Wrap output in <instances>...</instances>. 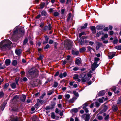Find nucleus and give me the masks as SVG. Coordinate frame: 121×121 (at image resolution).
<instances>
[{"mask_svg": "<svg viewBox=\"0 0 121 121\" xmlns=\"http://www.w3.org/2000/svg\"><path fill=\"white\" fill-rule=\"evenodd\" d=\"M11 42L9 40L4 39L0 43V48L3 50L9 49L11 48Z\"/></svg>", "mask_w": 121, "mask_h": 121, "instance_id": "f257e3e1", "label": "nucleus"}, {"mask_svg": "<svg viewBox=\"0 0 121 121\" xmlns=\"http://www.w3.org/2000/svg\"><path fill=\"white\" fill-rule=\"evenodd\" d=\"M99 59L98 58L95 57L94 58V63L92 65L91 68L92 70H95V69L98 66V65L97 64V62Z\"/></svg>", "mask_w": 121, "mask_h": 121, "instance_id": "f03ea898", "label": "nucleus"}, {"mask_svg": "<svg viewBox=\"0 0 121 121\" xmlns=\"http://www.w3.org/2000/svg\"><path fill=\"white\" fill-rule=\"evenodd\" d=\"M9 121H20V117L16 115H12L10 116Z\"/></svg>", "mask_w": 121, "mask_h": 121, "instance_id": "7ed1b4c3", "label": "nucleus"}, {"mask_svg": "<svg viewBox=\"0 0 121 121\" xmlns=\"http://www.w3.org/2000/svg\"><path fill=\"white\" fill-rule=\"evenodd\" d=\"M80 78L81 79L82 81L83 82H85L89 80L87 76L86 75H83V74L80 75Z\"/></svg>", "mask_w": 121, "mask_h": 121, "instance_id": "20e7f679", "label": "nucleus"}, {"mask_svg": "<svg viewBox=\"0 0 121 121\" xmlns=\"http://www.w3.org/2000/svg\"><path fill=\"white\" fill-rule=\"evenodd\" d=\"M90 115L89 114H84L82 116V118H83L85 117L84 120L86 121H88L90 119Z\"/></svg>", "mask_w": 121, "mask_h": 121, "instance_id": "39448f33", "label": "nucleus"}, {"mask_svg": "<svg viewBox=\"0 0 121 121\" xmlns=\"http://www.w3.org/2000/svg\"><path fill=\"white\" fill-rule=\"evenodd\" d=\"M115 52L113 53V52H111L110 53H109V55L108 56L109 59H112L115 56Z\"/></svg>", "mask_w": 121, "mask_h": 121, "instance_id": "423d86ee", "label": "nucleus"}, {"mask_svg": "<svg viewBox=\"0 0 121 121\" xmlns=\"http://www.w3.org/2000/svg\"><path fill=\"white\" fill-rule=\"evenodd\" d=\"M34 73L33 74L32 77V78H34L36 77L38 75V72L37 71H34Z\"/></svg>", "mask_w": 121, "mask_h": 121, "instance_id": "0eeeda50", "label": "nucleus"}, {"mask_svg": "<svg viewBox=\"0 0 121 121\" xmlns=\"http://www.w3.org/2000/svg\"><path fill=\"white\" fill-rule=\"evenodd\" d=\"M72 53L73 55H77L79 53V52L75 50H72Z\"/></svg>", "mask_w": 121, "mask_h": 121, "instance_id": "6e6552de", "label": "nucleus"}, {"mask_svg": "<svg viewBox=\"0 0 121 121\" xmlns=\"http://www.w3.org/2000/svg\"><path fill=\"white\" fill-rule=\"evenodd\" d=\"M15 52L17 55L19 56L22 52V50L21 49H17L16 50Z\"/></svg>", "mask_w": 121, "mask_h": 121, "instance_id": "1a4fd4ad", "label": "nucleus"}, {"mask_svg": "<svg viewBox=\"0 0 121 121\" xmlns=\"http://www.w3.org/2000/svg\"><path fill=\"white\" fill-rule=\"evenodd\" d=\"M87 37L86 36L84 37V38H81L79 40V42L80 44L81 45H82L83 44V40L84 39L87 38Z\"/></svg>", "mask_w": 121, "mask_h": 121, "instance_id": "9d476101", "label": "nucleus"}, {"mask_svg": "<svg viewBox=\"0 0 121 121\" xmlns=\"http://www.w3.org/2000/svg\"><path fill=\"white\" fill-rule=\"evenodd\" d=\"M112 109L114 111L116 112L118 110V108L117 106L116 105H114L112 106Z\"/></svg>", "mask_w": 121, "mask_h": 121, "instance_id": "9b49d317", "label": "nucleus"}, {"mask_svg": "<svg viewBox=\"0 0 121 121\" xmlns=\"http://www.w3.org/2000/svg\"><path fill=\"white\" fill-rule=\"evenodd\" d=\"M105 93L104 91H102L99 92L98 94V95L99 96H102L105 94Z\"/></svg>", "mask_w": 121, "mask_h": 121, "instance_id": "f8f14e48", "label": "nucleus"}, {"mask_svg": "<svg viewBox=\"0 0 121 121\" xmlns=\"http://www.w3.org/2000/svg\"><path fill=\"white\" fill-rule=\"evenodd\" d=\"M10 60L9 59H7L5 61V63L7 66H8L10 64Z\"/></svg>", "mask_w": 121, "mask_h": 121, "instance_id": "ddd939ff", "label": "nucleus"}, {"mask_svg": "<svg viewBox=\"0 0 121 121\" xmlns=\"http://www.w3.org/2000/svg\"><path fill=\"white\" fill-rule=\"evenodd\" d=\"M18 30H19V28L18 27H16L14 30L13 34H15L17 33Z\"/></svg>", "mask_w": 121, "mask_h": 121, "instance_id": "4468645a", "label": "nucleus"}, {"mask_svg": "<svg viewBox=\"0 0 121 121\" xmlns=\"http://www.w3.org/2000/svg\"><path fill=\"white\" fill-rule=\"evenodd\" d=\"M104 34V33L103 31H101L99 32H97V33L96 34V36L97 37H99L101 34L103 35Z\"/></svg>", "mask_w": 121, "mask_h": 121, "instance_id": "2eb2a0df", "label": "nucleus"}, {"mask_svg": "<svg viewBox=\"0 0 121 121\" xmlns=\"http://www.w3.org/2000/svg\"><path fill=\"white\" fill-rule=\"evenodd\" d=\"M103 109L101 110V112L103 113L105 112L108 109L107 106L106 105H104L103 106Z\"/></svg>", "mask_w": 121, "mask_h": 121, "instance_id": "dca6fc26", "label": "nucleus"}, {"mask_svg": "<svg viewBox=\"0 0 121 121\" xmlns=\"http://www.w3.org/2000/svg\"><path fill=\"white\" fill-rule=\"evenodd\" d=\"M33 73H34V71H29V74L30 76V77H29V79L32 78V75H33Z\"/></svg>", "mask_w": 121, "mask_h": 121, "instance_id": "f3484780", "label": "nucleus"}, {"mask_svg": "<svg viewBox=\"0 0 121 121\" xmlns=\"http://www.w3.org/2000/svg\"><path fill=\"white\" fill-rule=\"evenodd\" d=\"M10 85L11 88L13 89H15L16 88V84L15 83H13L11 84Z\"/></svg>", "mask_w": 121, "mask_h": 121, "instance_id": "a211bd4d", "label": "nucleus"}, {"mask_svg": "<svg viewBox=\"0 0 121 121\" xmlns=\"http://www.w3.org/2000/svg\"><path fill=\"white\" fill-rule=\"evenodd\" d=\"M41 14L42 15L44 16H46L47 14L46 12L44 10L42 11Z\"/></svg>", "mask_w": 121, "mask_h": 121, "instance_id": "6ab92c4d", "label": "nucleus"}, {"mask_svg": "<svg viewBox=\"0 0 121 121\" xmlns=\"http://www.w3.org/2000/svg\"><path fill=\"white\" fill-rule=\"evenodd\" d=\"M19 31L20 32V33L22 34H23L24 33V31L23 28H21L19 29Z\"/></svg>", "mask_w": 121, "mask_h": 121, "instance_id": "aec40b11", "label": "nucleus"}, {"mask_svg": "<svg viewBox=\"0 0 121 121\" xmlns=\"http://www.w3.org/2000/svg\"><path fill=\"white\" fill-rule=\"evenodd\" d=\"M17 60H13L12 62V65L14 66L16 65L17 64Z\"/></svg>", "mask_w": 121, "mask_h": 121, "instance_id": "412c9836", "label": "nucleus"}, {"mask_svg": "<svg viewBox=\"0 0 121 121\" xmlns=\"http://www.w3.org/2000/svg\"><path fill=\"white\" fill-rule=\"evenodd\" d=\"M26 96L25 95H23L22 97L21 98V100L22 101L24 102L25 100Z\"/></svg>", "mask_w": 121, "mask_h": 121, "instance_id": "4be33fe9", "label": "nucleus"}, {"mask_svg": "<svg viewBox=\"0 0 121 121\" xmlns=\"http://www.w3.org/2000/svg\"><path fill=\"white\" fill-rule=\"evenodd\" d=\"M9 84L8 83H6L5 84L3 88V89L4 90H6L7 87H8L9 85Z\"/></svg>", "mask_w": 121, "mask_h": 121, "instance_id": "5701e85b", "label": "nucleus"}, {"mask_svg": "<svg viewBox=\"0 0 121 121\" xmlns=\"http://www.w3.org/2000/svg\"><path fill=\"white\" fill-rule=\"evenodd\" d=\"M68 17L67 19V21H69L70 20L71 18V13H70L68 14Z\"/></svg>", "mask_w": 121, "mask_h": 121, "instance_id": "b1692460", "label": "nucleus"}, {"mask_svg": "<svg viewBox=\"0 0 121 121\" xmlns=\"http://www.w3.org/2000/svg\"><path fill=\"white\" fill-rule=\"evenodd\" d=\"M103 28L102 26L100 25H98L96 27V29L98 30H101Z\"/></svg>", "mask_w": 121, "mask_h": 121, "instance_id": "393cba45", "label": "nucleus"}, {"mask_svg": "<svg viewBox=\"0 0 121 121\" xmlns=\"http://www.w3.org/2000/svg\"><path fill=\"white\" fill-rule=\"evenodd\" d=\"M87 23H86L84 24L83 26H82L81 27L82 29H84L85 28H87Z\"/></svg>", "mask_w": 121, "mask_h": 121, "instance_id": "a878e982", "label": "nucleus"}, {"mask_svg": "<svg viewBox=\"0 0 121 121\" xmlns=\"http://www.w3.org/2000/svg\"><path fill=\"white\" fill-rule=\"evenodd\" d=\"M55 102L52 101L51 102V107H52V108L53 109L54 108V107L55 106Z\"/></svg>", "mask_w": 121, "mask_h": 121, "instance_id": "bb28decb", "label": "nucleus"}, {"mask_svg": "<svg viewBox=\"0 0 121 121\" xmlns=\"http://www.w3.org/2000/svg\"><path fill=\"white\" fill-rule=\"evenodd\" d=\"M38 118L36 116L33 117L32 119L33 121H38Z\"/></svg>", "mask_w": 121, "mask_h": 121, "instance_id": "cd10ccee", "label": "nucleus"}, {"mask_svg": "<svg viewBox=\"0 0 121 121\" xmlns=\"http://www.w3.org/2000/svg\"><path fill=\"white\" fill-rule=\"evenodd\" d=\"M86 49L84 47H82L80 49V52H84L85 51Z\"/></svg>", "mask_w": 121, "mask_h": 121, "instance_id": "c85d7f7f", "label": "nucleus"}, {"mask_svg": "<svg viewBox=\"0 0 121 121\" xmlns=\"http://www.w3.org/2000/svg\"><path fill=\"white\" fill-rule=\"evenodd\" d=\"M45 3H42L40 4V8L41 9L43 8L45 6Z\"/></svg>", "mask_w": 121, "mask_h": 121, "instance_id": "c756f323", "label": "nucleus"}, {"mask_svg": "<svg viewBox=\"0 0 121 121\" xmlns=\"http://www.w3.org/2000/svg\"><path fill=\"white\" fill-rule=\"evenodd\" d=\"M28 41V39L27 38H25L23 42V45H25L26 44V43H27Z\"/></svg>", "mask_w": 121, "mask_h": 121, "instance_id": "7c9ffc66", "label": "nucleus"}, {"mask_svg": "<svg viewBox=\"0 0 121 121\" xmlns=\"http://www.w3.org/2000/svg\"><path fill=\"white\" fill-rule=\"evenodd\" d=\"M75 63L76 64L78 65L80 63V61L79 59H77L75 61Z\"/></svg>", "mask_w": 121, "mask_h": 121, "instance_id": "2f4dec72", "label": "nucleus"}, {"mask_svg": "<svg viewBox=\"0 0 121 121\" xmlns=\"http://www.w3.org/2000/svg\"><path fill=\"white\" fill-rule=\"evenodd\" d=\"M4 95V93L2 91H1L0 92V98L2 97Z\"/></svg>", "mask_w": 121, "mask_h": 121, "instance_id": "473e14b6", "label": "nucleus"}, {"mask_svg": "<svg viewBox=\"0 0 121 121\" xmlns=\"http://www.w3.org/2000/svg\"><path fill=\"white\" fill-rule=\"evenodd\" d=\"M65 98L66 99H69L70 97V95L68 94H67L65 95Z\"/></svg>", "mask_w": 121, "mask_h": 121, "instance_id": "72a5a7b5", "label": "nucleus"}, {"mask_svg": "<svg viewBox=\"0 0 121 121\" xmlns=\"http://www.w3.org/2000/svg\"><path fill=\"white\" fill-rule=\"evenodd\" d=\"M73 93L76 96L78 97L79 96V94L76 91H73Z\"/></svg>", "mask_w": 121, "mask_h": 121, "instance_id": "f704fd0d", "label": "nucleus"}, {"mask_svg": "<svg viewBox=\"0 0 121 121\" xmlns=\"http://www.w3.org/2000/svg\"><path fill=\"white\" fill-rule=\"evenodd\" d=\"M115 48L117 50H121V45L120 46H117L115 47Z\"/></svg>", "mask_w": 121, "mask_h": 121, "instance_id": "c9c22d12", "label": "nucleus"}, {"mask_svg": "<svg viewBox=\"0 0 121 121\" xmlns=\"http://www.w3.org/2000/svg\"><path fill=\"white\" fill-rule=\"evenodd\" d=\"M51 117L52 118L54 119L55 117V116L54 113H52L51 115Z\"/></svg>", "mask_w": 121, "mask_h": 121, "instance_id": "e433bc0d", "label": "nucleus"}, {"mask_svg": "<svg viewBox=\"0 0 121 121\" xmlns=\"http://www.w3.org/2000/svg\"><path fill=\"white\" fill-rule=\"evenodd\" d=\"M54 92L53 91H48L47 93V95H51Z\"/></svg>", "mask_w": 121, "mask_h": 121, "instance_id": "4c0bfd02", "label": "nucleus"}, {"mask_svg": "<svg viewBox=\"0 0 121 121\" xmlns=\"http://www.w3.org/2000/svg\"><path fill=\"white\" fill-rule=\"evenodd\" d=\"M55 17H57L59 15V13L57 12H55L53 13Z\"/></svg>", "mask_w": 121, "mask_h": 121, "instance_id": "58836bf2", "label": "nucleus"}, {"mask_svg": "<svg viewBox=\"0 0 121 121\" xmlns=\"http://www.w3.org/2000/svg\"><path fill=\"white\" fill-rule=\"evenodd\" d=\"M58 85V83L56 82H54V84L53 86L54 87H56Z\"/></svg>", "mask_w": 121, "mask_h": 121, "instance_id": "ea45409f", "label": "nucleus"}, {"mask_svg": "<svg viewBox=\"0 0 121 121\" xmlns=\"http://www.w3.org/2000/svg\"><path fill=\"white\" fill-rule=\"evenodd\" d=\"M83 108L84 110L86 112L88 113L89 112L88 110L86 107H84Z\"/></svg>", "mask_w": 121, "mask_h": 121, "instance_id": "a19ab883", "label": "nucleus"}, {"mask_svg": "<svg viewBox=\"0 0 121 121\" xmlns=\"http://www.w3.org/2000/svg\"><path fill=\"white\" fill-rule=\"evenodd\" d=\"M121 103V97L119 98L118 99L117 104H119Z\"/></svg>", "mask_w": 121, "mask_h": 121, "instance_id": "79ce46f5", "label": "nucleus"}, {"mask_svg": "<svg viewBox=\"0 0 121 121\" xmlns=\"http://www.w3.org/2000/svg\"><path fill=\"white\" fill-rule=\"evenodd\" d=\"M6 104H5V103H4L3 104V105L2 106L1 108V109L2 111H3L4 109L5 105H6Z\"/></svg>", "mask_w": 121, "mask_h": 121, "instance_id": "37998d69", "label": "nucleus"}, {"mask_svg": "<svg viewBox=\"0 0 121 121\" xmlns=\"http://www.w3.org/2000/svg\"><path fill=\"white\" fill-rule=\"evenodd\" d=\"M74 79L75 80L79 78V76L77 75H76L73 77Z\"/></svg>", "mask_w": 121, "mask_h": 121, "instance_id": "c03bdc74", "label": "nucleus"}, {"mask_svg": "<svg viewBox=\"0 0 121 121\" xmlns=\"http://www.w3.org/2000/svg\"><path fill=\"white\" fill-rule=\"evenodd\" d=\"M97 118L99 120H101L103 119V117L101 116H98Z\"/></svg>", "mask_w": 121, "mask_h": 121, "instance_id": "a18cd8bd", "label": "nucleus"}, {"mask_svg": "<svg viewBox=\"0 0 121 121\" xmlns=\"http://www.w3.org/2000/svg\"><path fill=\"white\" fill-rule=\"evenodd\" d=\"M85 33L84 32H82L81 33L79 34V37L80 38H81V36L83 35H85Z\"/></svg>", "mask_w": 121, "mask_h": 121, "instance_id": "49530a36", "label": "nucleus"}, {"mask_svg": "<svg viewBox=\"0 0 121 121\" xmlns=\"http://www.w3.org/2000/svg\"><path fill=\"white\" fill-rule=\"evenodd\" d=\"M95 105L97 107H98L100 105V104L99 102H95Z\"/></svg>", "mask_w": 121, "mask_h": 121, "instance_id": "de8ad7c7", "label": "nucleus"}, {"mask_svg": "<svg viewBox=\"0 0 121 121\" xmlns=\"http://www.w3.org/2000/svg\"><path fill=\"white\" fill-rule=\"evenodd\" d=\"M72 111L74 112H76L78 111V110L77 108H75L72 110Z\"/></svg>", "mask_w": 121, "mask_h": 121, "instance_id": "09e8293b", "label": "nucleus"}, {"mask_svg": "<svg viewBox=\"0 0 121 121\" xmlns=\"http://www.w3.org/2000/svg\"><path fill=\"white\" fill-rule=\"evenodd\" d=\"M43 55H40L38 59L39 60H41L43 59Z\"/></svg>", "mask_w": 121, "mask_h": 121, "instance_id": "8fccbe9b", "label": "nucleus"}, {"mask_svg": "<svg viewBox=\"0 0 121 121\" xmlns=\"http://www.w3.org/2000/svg\"><path fill=\"white\" fill-rule=\"evenodd\" d=\"M37 102H39L41 104H42L44 102V101L43 100L39 99H38L37 100Z\"/></svg>", "mask_w": 121, "mask_h": 121, "instance_id": "3c124183", "label": "nucleus"}, {"mask_svg": "<svg viewBox=\"0 0 121 121\" xmlns=\"http://www.w3.org/2000/svg\"><path fill=\"white\" fill-rule=\"evenodd\" d=\"M88 106V104L86 102L83 105V108L84 107H86Z\"/></svg>", "mask_w": 121, "mask_h": 121, "instance_id": "603ef678", "label": "nucleus"}, {"mask_svg": "<svg viewBox=\"0 0 121 121\" xmlns=\"http://www.w3.org/2000/svg\"><path fill=\"white\" fill-rule=\"evenodd\" d=\"M13 110L14 111H16L17 112L18 111V109L16 107H14L13 108Z\"/></svg>", "mask_w": 121, "mask_h": 121, "instance_id": "864d4df0", "label": "nucleus"}, {"mask_svg": "<svg viewBox=\"0 0 121 121\" xmlns=\"http://www.w3.org/2000/svg\"><path fill=\"white\" fill-rule=\"evenodd\" d=\"M91 29L92 31H93L96 30L95 27L94 26H91Z\"/></svg>", "mask_w": 121, "mask_h": 121, "instance_id": "5fc2aeb1", "label": "nucleus"}, {"mask_svg": "<svg viewBox=\"0 0 121 121\" xmlns=\"http://www.w3.org/2000/svg\"><path fill=\"white\" fill-rule=\"evenodd\" d=\"M74 100V99L73 98L70 99L69 101V102L70 103H72L73 102Z\"/></svg>", "mask_w": 121, "mask_h": 121, "instance_id": "6e6d98bb", "label": "nucleus"}, {"mask_svg": "<svg viewBox=\"0 0 121 121\" xmlns=\"http://www.w3.org/2000/svg\"><path fill=\"white\" fill-rule=\"evenodd\" d=\"M18 98V96L16 95L13 98L12 100H14L15 99H17Z\"/></svg>", "mask_w": 121, "mask_h": 121, "instance_id": "4d7b16f0", "label": "nucleus"}, {"mask_svg": "<svg viewBox=\"0 0 121 121\" xmlns=\"http://www.w3.org/2000/svg\"><path fill=\"white\" fill-rule=\"evenodd\" d=\"M45 109L46 110H48L51 109H53V108H52V107L49 106H47L46 107Z\"/></svg>", "mask_w": 121, "mask_h": 121, "instance_id": "13d9d810", "label": "nucleus"}, {"mask_svg": "<svg viewBox=\"0 0 121 121\" xmlns=\"http://www.w3.org/2000/svg\"><path fill=\"white\" fill-rule=\"evenodd\" d=\"M44 37L45 38V40L48 41V40L49 39V38L48 36L47 35H45L44 36Z\"/></svg>", "mask_w": 121, "mask_h": 121, "instance_id": "bf43d9fd", "label": "nucleus"}, {"mask_svg": "<svg viewBox=\"0 0 121 121\" xmlns=\"http://www.w3.org/2000/svg\"><path fill=\"white\" fill-rule=\"evenodd\" d=\"M109 114L108 115H106L104 118V119L105 120H107L109 118Z\"/></svg>", "mask_w": 121, "mask_h": 121, "instance_id": "052dcab7", "label": "nucleus"}, {"mask_svg": "<svg viewBox=\"0 0 121 121\" xmlns=\"http://www.w3.org/2000/svg\"><path fill=\"white\" fill-rule=\"evenodd\" d=\"M53 41L52 40H50L49 42V43L50 44H52L53 43Z\"/></svg>", "mask_w": 121, "mask_h": 121, "instance_id": "680f3d73", "label": "nucleus"}, {"mask_svg": "<svg viewBox=\"0 0 121 121\" xmlns=\"http://www.w3.org/2000/svg\"><path fill=\"white\" fill-rule=\"evenodd\" d=\"M50 45H49L48 44H47L46 46H45L44 48V49H46L49 48L50 47Z\"/></svg>", "mask_w": 121, "mask_h": 121, "instance_id": "e2e57ef3", "label": "nucleus"}, {"mask_svg": "<svg viewBox=\"0 0 121 121\" xmlns=\"http://www.w3.org/2000/svg\"><path fill=\"white\" fill-rule=\"evenodd\" d=\"M98 101L100 103H102L103 102V99L101 98L99 99H98Z\"/></svg>", "mask_w": 121, "mask_h": 121, "instance_id": "0e129e2a", "label": "nucleus"}, {"mask_svg": "<svg viewBox=\"0 0 121 121\" xmlns=\"http://www.w3.org/2000/svg\"><path fill=\"white\" fill-rule=\"evenodd\" d=\"M118 40L117 39H115L113 41V43L114 44H116L118 42Z\"/></svg>", "mask_w": 121, "mask_h": 121, "instance_id": "69168bd1", "label": "nucleus"}, {"mask_svg": "<svg viewBox=\"0 0 121 121\" xmlns=\"http://www.w3.org/2000/svg\"><path fill=\"white\" fill-rule=\"evenodd\" d=\"M52 28V27L50 24H49L48 25V30H50Z\"/></svg>", "mask_w": 121, "mask_h": 121, "instance_id": "338daca9", "label": "nucleus"}, {"mask_svg": "<svg viewBox=\"0 0 121 121\" xmlns=\"http://www.w3.org/2000/svg\"><path fill=\"white\" fill-rule=\"evenodd\" d=\"M68 62V61H66L65 60H64L62 64L63 65H64L65 64H66V63H67Z\"/></svg>", "mask_w": 121, "mask_h": 121, "instance_id": "774afa93", "label": "nucleus"}]
</instances>
